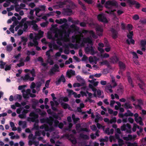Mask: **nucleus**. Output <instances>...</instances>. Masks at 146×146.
Masks as SVG:
<instances>
[{"instance_id":"nucleus-1","label":"nucleus","mask_w":146,"mask_h":146,"mask_svg":"<svg viewBox=\"0 0 146 146\" xmlns=\"http://www.w3.org/2000/svg\"><path fill=\"white\" fill-rule=\"evenodd\" d=\"M109 6H111L117 8L118 7V4L115 0H109L106 1L105 3L104 7L107 9H110L111 7Z\"/></svg>"},{"instance_id":"nucleus-2","label":"nucleus","mask_w":146,"mask_h":146,"mask_svg":"<svg viewBox=\"0 0 146 146\" xmlns=\"http://www.w3.org/2000/svg\"><path fill=\"white\" fill-rule=\"evenodd\" d=\"M30 117H29L28 118V120L29 121H31L32 122H35L36 123L38 122V120L37 119L39 117L38 114H36L34 112H31L29 115Z\"/></svg>"},{"instance_id":"nucleus-3","label":"nucleus","mask_w":146,"mask_h":146,"mask_svg":"<svg viewBox=\"0 0 146 146\" xmlns=\"http://www.w3.org/2000/svg\"><path fill=\"white\" fill-rule=\"evenodd\" d=\"M61 114H62V113L60 112L58 113V114H57L56 113H54L52 115V116L53 117L56 119V120H54V121L55 125L54 126L55 127H57V126H58L59 123V121L57 119H58L59 120H61V118L59 117L58 115Z\"/></svg>"},{"instance_id":"nucleus-4","label":"nucleus","mask_w":146,"mask_h":146,"mask_svg":"<svg viewBox=\"0 0 146 146\" xmlns=\"http://www.w3.org/2000/svg\"><path fill=\"white\" fill-rule=\"evenodd\" d=\"M118 64L120 69L118 73L119 74L122 75L123 72L124 71L126 68L125 65V63L121 61H119Z\"/></svg>"},{"instance_id":"nucleus-5","label":"nucleus","mask_w":146,"mask_h":146,"mask_svg":"<svg viewBox=\"0 0 146 146\" xmlns=\"http://www.w3.org/2000/svg\"><path fill=\"white\" fill-rule=\"evenodd\" d=\"M85 50L86 53H88V52H90L92 55H94L98 53L97 51H94V48L92 46L86 47L85 48Z\"/></svg>"},{"instance_id":"nucleus-6","label":"nucleus","mask_w":146,"mask_h":146,"mask_svg":"<svg viewBox=\"0 0 146 146\" xmlns=\"http://www.w3.org/2000/svg\"><path fill=\"white\" fill-rule=\"evenodd\" d=\"M97 19L99 21L105 23H108L107 19L103 13L99 14L97 16Z\"/></svg>"},{"instance_id":"nucleus-7","label":"nucleus","mask_w":146,"mask_h":146,"mask_svg":"<svg viewBox=\"0 0 146 146\" xmlns=\"http://www.w3.org/2000/svg\"><path fill=\"white\" fill-rule=\"evenodd\" d=\"M55 21L57 23L60 24H61L64 23H65L63 25V26L67 25V24L66 23L67 22V20L65 18L60 19H57L55 20Z\"/></svg>"},{"instance_id":"nucleus-8","label":"nucleus","mask_w":146,"mask_h":146,"mask_svg":"<svg viewBox=\"0 0 146 146\" xmlns=\"http://www.w3.org/2000/svg\"><path fill=\"white\" fill-rule=\"evenodd\" d=\"M110 31L112 34V37L114 39H115L118 37V33L117 31L113 28L110 29Z\"/></svg>"},{"instance_id":"nucleus-9","label":"nucleus","mask_w":146,"mask_h":146,"mask_svg":"<svg viewBox=\"0 0 146 146\" xmlns=\"http://www.w3.org/2000/svg\"><path fill=\"white\" fill-rule=\"evenodd\" d=\"M61 82H62L63 83H64L66 82V79L63 74H62L58 80L56 81L55 83L56 85H59L60 84Z\"/></svg>"},{"instance_id":"nucleus-10","label":"nucleus","mask_w":146,"mask_h":146,"mask_svg":"<svg viewBox=\"0 0 146 146\" xmlns=\"http://www.w3.org/2000/svg\"><path fill=\"white\" fill-rule=\"evenodd\" d=\"M72 42L73 43H74L76 41V42L79 43L81 41L80 38L78 35L72 36Z\"/></svg>"},{"instance_id":"nucleus-11","label":"nucleus","mask_w":146,"mask_h":146,"mask_svg":"<svg viewBox=\"0 0 146 146\" xmlns=\"http://www.w3.org/2000/svg\"><path fill=\"white\" fill-rule=\"evenodd\" d=\"M127 1L128 3L131 5H135L136 4V7L137 8H139L140 7V4L136 2L134 0H127Z\"/></svg>"},{"instance_id":"nucleus-12","label":"nucleus","mask_w":146,"mask_h":146,"mask_svg":"<svg viewBox=\"0 0 146 146\" xmlns=\"http://www.w3.org/2000/svg\"><path fill=\"white\" fill-rule=\"evenodd\" d=\"M111 62L113 64L117 63L119 61V58L116 56H113L110 58Z\"/></svg>"},{"instance_id":"nucleus-13","label":"nucleus","mask_w":146,"mask_h":146,"mask_svg":"<svg viewBox=\"0 0 146 146\" xmlns=\"http://www.w3.org/2000/svg\"><path fill=\"white\" fill-rule=\"evenodd\" d=\"M82 41L85 43H88L90 44H92V39L89 37L84 38Z\"/></svg>"},{"instance_id":"nucleus-14","label":"nucleus","mask_w":146,"mask_h":146,"mask_svg":"<svg viewBox=\"0 0 146 146\" xmlns=\"http://www.w3.org/2000/svg\"><path fill=\"white\" fill-rule=\"evenodd\" d=\"M46 123L48 124L50 126H52L54 121V118L53 117L50 116L49 118H47Z\"/></svg>"},{"instance_id":"nucleus-15","label":"nucleus","mask_w":146,"mask_h":146,"mask_svg":"<svg viewBox=\"0 0 146 146\" xmlns=\"http://www.w3.org/2000/svg\"><path fill=\"white\" fill-rule=\"evenodd\" d=\"M64 14L67 15H70L72 12V10L71 8H68L64 9Z\"/></svg>"},{"instance_id":"nucleus-16","label":"nucleus","mask_w":146,"mask_h":146,"mask_svg":"<svg viewBox=\"0 0 146 146\" xmlns=\"http://www.w3.org/2000/svg\"><path fill=\"white\" fill-rule=\"evenodd\" d=\"M75 75V71L72 70H68L66 72V75L69 78H70L72 76Z\"/></svg>"},{"instance_id":"nucleus-17","label":"nucleus","mask_w":146,"mask_h":146,"mask_svg":"<svg viewBox=\"0 0 146 146\" xmlns=\"http://www.w3.org/2000/svg\"><path fill=\"white\" fill-rule=\"evenodd\" d=\"M127 77L129 83L132 87L133 88L134 87V84L131 77L127 74Z\"/></svg>"},{"instance_id":"nucleus-18","label":"nucleus","mask_w":146,"mask_h":146,"mask_svg":"<svg viewBox=\"0 0 146 146\" xmlns=\"http://www.w3.org/2000/svg\"><path fill=\"white\" fill-rule=\"evenodd\" d=\"M122 106H124V108L126 109H132L133 108V107L131 105L127 102L125 103L124 105H122Z\"/></svg>"},{"instance_id":"nucleus-19","label":"nucleus","mask_w":146,"mask_h":146,"mask_svg":"<svg viewBox=\"0 0 146 146\" xmlns=\"http://www.w3.org/2000/svg\"><path fill=\"white\" fill-rule=\"evenodd\" d=\"M58 71V70L56 69L55 68L52 67L50 69L49 73L50 75H52L55 74V72Z\"/></svg>"},{"instance_id":"nucleus-20","label":"nucleus","mask_w":146,"mask_h":146,"mask_svg":"<svg viewBox=\"0 0 146 146\" xmlns=\"http://www.w3.org/2000/svg\"><path fill=\"white\" fill-rule=\"evenodd\" d=\"M78 4L81 6L82 9L85 11H86V8L85 5L80 0H78Z\"/></svg>"},{"instance_id":"nucleus-21","label":"nucleus","mask_w":146,"mask_h":146,"mask_svg":"<svg viewBox=\"0 0 146 146\" xmlns=\"http://www.w3.org/2000/svg\"><path fill=\"white\" fill-rule=\"evenodd\" d=\"M123 87L120 84L118 85L117 91L118 92L121 93L123 92Z\"/></svg>"},{"instance_id":"nucleus-22","label":"nucleus","mask_w":146,"mask_h":146,"mask_svg":"<svg viewBox=\"0 0 146 146\" xmlns=\"http://www.w3.org/2000/svg\"><path fill=\"white\" fill-rule=\"evenodd\" d=\"M80 136L81 138L84 139L88 140L89 139V136L87 135L80 134Z\"/></svg>"},{"instance_id":"nucleus-23","label":"nucleus","mask_w":146,"mask_h":146,"mask_svg":"<svg viewBox=\"0 0 146 146\" xmlns=\"http://www.w3.org/2000/svg\"><path fill=\"white\" fill-rule=\"evenodd\" d=\"M85 84V82H82L81 84L78 83H74L73 85V86L74 87H79L81 86H83Z\"/></svg>"},{"instance_id":"nucleus-24","label":"nucleus","mask_w":146,"mask_h":146,"mask_svg":"<svg viewBox=\"0 0 146 146\" xmlns=\"http://www.w3.org/2000/svg\"><path fill=\"white\" fill-rule=\"evenodd\" d=\"M130 41L128 39H127L126 40V42L128 44L130 45L131 44H135V40L132 38L130 39Z\"/></svg>"},{"instance_id":"nucleus-25","label":"nucleus","mask_w":146,"mask_h":146,"mask_svg":"<svg viewBox=\"0 0 146 146\" xmlns=\"http://www.w3.org/2000/svg\"><path fill=\"white\" fill-rule=\"evenodd\" d=\"M89 33L91 35H92V37L94 39H97L98 38V36L95 35V33L93 31H90L89 32Z\"/></svg>"},{"instance_id":"nucleus-26","label":"nucleus","mask_w":146,"mask_h":146,"mask_svg":"<svg viewBox=\"0 0 146 146\" xmlns=\"http://www.w3.org/2000/svg\"><path fill=\"white\" fill-rule=\"evenodd\" d=\"M70 27L74 29V31H77L79 29V28L74 24L71 25Z\"/></svg>"},{"instance_id":"nucleus-27","label":"nucleus","mask_w":146,"mask_h":146,"mask_svg":"<svg viewBox=\"0 0 146 146\" xmlns=\"http://www.w3.org/2000/svg\"><path fill=\"white\" fill-rule=\"evenodd\" d=\"M38 37V36H35V38L33 40V41L34 43V46H37L38 44V42L36 40L38 39L36 37Z\"/></svg>"},{"instance_id":"nucleus-28","label":"nucleus","mask_w":146,"mask_h":146,"mask_svg":"<svg viewBox=\"0 0 146 146\" xmlns=\"http://www.w3.org/2000/svg\"><path fill=\"white\" fill-rule=\"evenodd\" d=\"M61 105L62 107L65 109H67L68 107L69 106V105L68 104H67L64 103H62L61 104Z\"/></svg>"},{"instance_id":"nucleus-29","label":"nucleus","mask_w":146,"mask_h":146,"mask_svg":"<svg viewBox=\"0 0 146 146\" xmlns=\"http://www.w3.org/2000/svg\"><path fill=\"white\" fill-rule=\"evenodd\" d=\"M43 34L44 32L42 31H39L38 35L36 36H38V37H36V38L38 39H39L43 37Z\"/></svg>"},{"instance_id":"nucleus-30","label":"nucleus","mask_w":146,"mask_h":146,"mask_svg":"<svg viewBox=\"0 0 146 146\" xmlns=\"http://www.w3.org/2000/svg\"><path fill=\"white\" fill-rule=\"evenodd\" d=\"M133 31L129 32V33L127 35V37L129 39H131L133 38Z\"/></svg>"},{"instance_id":"nucleus-31","label":"nucleus","mask_w":146,"mask_h":146,"mask_svg":"<svg viewBox=\"0 0 146 146\" xmlns=\"http://www.w3.org/2000/svg\"><path fill=\"white\" fill-rule=\"evenodd\" d=\"M26 22L29 25H32L33 26L34 25L36 24V21L35 20H33L32 21H27Z\"/></svg>"},{"instance_id":"nucleus-32","label":"nucleus","mask_w":146,"mask_h":146,"mask_svg":"<svg viewBox=\"0 0 146 146\" xmlns=\"http://www.w3.org/2000/svg\"><path fill=\"white\" fill-rule=\"evenodd\" d=\"M13 49V46L11 45H8L7 46L6 50L7 51L10 52Z\"/></svg>"},{"instance_id":"nucleus-33","label":"nucleus","mask_w":146,"mask_h":146,"mask_svg":"<svg viewBox=\"0 0 146 146\" xmlns=\"http://www.w3.org/2000/svg\"><path fill=\"white\" fill-rule=\"evenodd\" d=\"M29 72L33 77H35L36 76L35 70L34 68H33L31 70H30Z\"/></svg>"},{"instance_id":"nucleus-34","label":"nucleus","mask_w":146,"mask_h":146,"mask_svg":"<svg viewBox=\"0 0 146 146\" xmlns=\"http://www.w3.org/2000/svg\"><path fill=\"white\" fill-rule=\"evenodd\" d=\"M63 33H64V40L65 42H67L68 41V38L67 37H68L67 36V33L66 31H64L63 32Z\"/></svg>"},{"instance_id":"nucleus-35","label":"nucleus","mask_w":146,"mask_h":146,"mask_svg":"<svg viewBox=\"0 0 146 146\" xmlns=\"http://www.w3.org/2000/svg\"><path fill=\"white\" fill-rule=\"evenodd\" d=\"M0 62L1 63V64H0V68L1 69L4 68V66L6 64V63L3 62L2 60L0 61Z\"/></svg>"},{"instance_id":"nucleus-36","label":"nucleus","mask_w":146,"mask_h":146,"mask_svg":"<svg viewBox=\"0 0 146 146\" xmlns=\"http://www.w3.org/2000/svg\"><path fill=\"white\" fill-rule=\"evenodd\" d=\"M101 56L102 58H108L110 56V55L108 54L105 53L103 54H101Z\"/></svg>"},{"instance_id":"nucleus-37","label":"nucleus","mask_w":146,"mask_h":146,"mask_svg":"<svg viewBox=\"0 0 146 146\" xmlns=\"http://www.w3.org/2000/svg\"><path fill=\"white\" fill-rule=\"evenodd\" d=\"M74 44L72 43H70L68 44V45H66L65 48H68L69 46L71 48H74Z\"/></svg>"},{"instance_id":"nucleus-38","label":"nucleus","mask_w":146,"mask_h":146,"mask_svg":"<svg viewBox=\"0 0 146 146\" xmlns=\"http://www.w3.org/2000/svg\"><path fill=\"white\" fill-rule=\"evenodd\" d=\"M118 142L119 146H122V145H124V144L123 140L121 139H120L118 140Z\"/></svg>"},{"instance_id":"nucleus-39","label":"nucleus","mask_w":146,"mask_h":146,"mask_svg":"<svg viewBox=\"0 0 146 146\" xmlns=\"http://www.w3.org/2000/svg\"><path fill=\"white\" fill-rule=\"evenodd\" d=\"M97 7L99 9V11H101L102 10L103 6L101 5L100 3H98L97 4Z\"/></svg>"},{"instance_id":"nucleus-40","label":"nucleus","mask_w":146,"mask_h":146,"mask_svg":"<svg viewBox=\"0 0 146 146\" xmlns=\"http://www.w3.org/2000/svg\"><path fill=\"white\" fill-rule=\"evenodd\" d=\"M41 81L42 82H38L37 83H36V84L37 86H38V87L41 86L42 84V83H43L44 82V81L43 79H42L41 80Z\"/></svg>"},{"instance_id":"nucleus-41","label":"nucleus","mask_w":146,"mask_h":146,"mask_svg":"<svg viewBox=\"0 0 146 146\" xmlns=\"http://www.w3.org/2000/svg\"><path fill=\"white\" fill-rule=\"evenodd\" d=\"M127 29L129 30V31H130L132 29L133 26L131 24H128L127 25Z\"/></svg>"},{"instance_id":"nucleus-42","label":"nucleus","mask_w":146,"mask_h":146,"mask_svg":"<svg viewBox=\"0 0 146 146\" xmlns=\"http://www.w3.org/2000/svg\"><path fill=\"white\" fill-rule=\"evenodd\" d=\"M91 129L93 131H96L97 130V129L96 126L95 125H92V126H90Z\"/></svg>"},{"instance_id":"nucleus-43","label":"nucleus","mask_w":146,"mask_h":146,"mask_svg":"<svg viewBox=\"0 0 146 146\" xmlns=\"http://www.w3.org/2000/svg\"><path fill=\"white\" fill-rule=\"evenodd\" d=\"M14 9V6L13 5H12L10 7L7 8V11H11L12 10H13Z\"/></svg>"},{"instance_id":"nucleus-44","label":"nucleus","mask_w":146,"mask_h":146,"mask_svg":"<svg viewBox=\"0 0 146 146\" xmlns=\"http://www.w3.org/2000/svg\"><path fill=\"white\" fill-rule=\"evenodd\" d=\"M80 131H86V132H89V131L88 129L87 128H80V130H79Z\"/></svg>"},{"instance_id":"nucleus-45","label":"nucleus","mask_w":146,"mask_h":146,"mask_svg":"<svg viewBox=\"0 0 146 146\" xmlns=\"http://www.w3.org/2000/svg\"><path fill=\"white\" fill-rule=\"evenodd\" d=\"M139 16L137 14H135L133 16L132 19L135 20H137L139 19Z\"/></svg>"},{"instance_id":"nucleus-46","label":"nucleus","mask_w":146,"mask_h":146,"mask_svg":"<svg viewBox=\"0 0 146 146\" xmlns=\"http://www.w3.org/2000/svg\"><path fill=\"white\" fill-rule=\"evenodd\" d=\"M146 41L141 40L140 42V45L142 46H145Z\"/></svg>"},{"instance_id":"nucleus-47","label":"nucleus","mask_w":146,"mask_h":146,"mask_svg":"<svg viewBox=\"0 0 146 146\" xmlns=\"http://www.w3.org/2000/svg\"><path fill=\"white\" fill-rule=\"evenodd\" d=\"M66 5L65 2L60 1L59 2L58 5L60 7H62L63 6Z\"/></svg>"},{"instance_id":"nucleus-48","label":"nucleus","mask_w":146,"mask_h":146,"mask_svg":"<svg viewBox=\"0 0 146 146\" xmlns=\"http://www.w3.org/2000/svg\"><path fill=\"white\" fill-rule=\"evenodd\" d=\"M19 117L21 119H23L25 118L26 117V115L24 113H22L21 114H20L19 115Z\"/></svg>"},{"instance_id":"nucleus-49","label":"nucleus","mask_w":146,"mask_h":146,"mask_svg":"<svg viewBox=\"0 0 146 146\" xmlns=\"http://www.w3.org/2000/svg\"><path fill=\"white\" fill-rule=\"evenodd\" d=\"M85 2L89 4H92L93 1L92 0H83Z\"/></svg>"},{"instance_id":"nucleus-50","label":"nucleus","mask_w":146,"mask_h":146,"mask_svg":"<svg viewBox=\"0 0 146 146\" xmlns=\"http://www.w3.org/2000/svg\"><path fill=\"white\" fill-rule=\"evenodd\" d=\"M116 121V119L115 117H114L112 119H111L109 122V123H115Z\"/></svg>"},{"instance_id":"nucleus-51","label":"nucleus","mask_w":146,"mask_h":146,"mask_svg":"<svg viewBox=\"0 0 146 146\" xmlns=\"http://www.w3.org/2000/svg\"><path fill=\"white\" fill-rule=\"evenodd\" d=\"M69 3L70 4V5L71 8V9H74L76 6V5L72 1L71 3Z\"/></svg>"},{"instance_id":"nucleus-52","label":"nucleus","mask_w":146,"mask_h":146,"mask_svg":"<svg viewBox=\"0 0 146 146\" xmlns=\"http://www.w3.org/2000/svg\"><path fill=\"white\" fill-rule=\"evenodd\" d=\"M11 68V65H6L5 66V71L10 70Z\"/></svg>"},{"instance_id":"nucleus-53","label":"nucleus","mask_w":146,"mask_h":146,"mask_svg":"<svg viewBox=\"0 0 146 146\" xmlns=\"http://www.w3.org/2000/svg\"><path fill=\"white\" fill-rule=\"evenodd\" d=\"M112 86L111 85H108L106 86L105 88V90L106 91V92L108 93V90L110 88H112Z\"/></svg>"},{"instance_id":"nucleus-54","label":"nucleus","mask_w":146,"mask_h":146,"mask_svg":"<svg viewBox=\"0 0 146 146\" xmlns=\"http://www.w3.org/2000/svg\"><path fill=\"white\" fill-rule=\"evenodd\" d=\"M50 80H47L46 81V84H45V86L47 88H48V87H49V83H50Z\"/></svg>"},{"instance_id":"nucleus-55","label":"nucleus","mask_w":146,"mask_h":146,"mask_svg":"<svg viewBox=\"0 0 146 146\" xmlns=\"http://www.w3.org/2000/svg\"><path fill=\"white\" fill-rule=\"evenodd\" d=\"M30 76L28 74L26 75L23 78V79L24 80H27L29 79Z\"/></svg>"},{"instance_id":"nucleus-56","label":"nucleus","mask_w":146,"mask_h":146,"mask_svg":"<svg viewBox=\"0 0 146 146\" xmlns=\"http://www.w3.org/2000/svg\"><path fill=\"white\" fill-rule=\"evenodd\" d=\"M23 97L25 98H29V96L27 93H23Z\"/></svg>"},{"instance_id":"nucleus-57","label":"nucleus","mask_w":146,"mask_h":146,"mask_svg":"<svg viewBox=\"0 0 146 146\" xmlns=\"http://www.w3.org/2000/svg\"><path fill=\"white\" fill-rule=\"evenodd\" d=\"M61 98L64 102H67L69 101V99L67 97H62Z\"/></svg>"},{"instance_id":"nucleus-58","label":"nucleus","mask_w":146,"mask_h":146,"mask_svg":"<svg viewBox=\"0 0 146 146\" xmlns=\"http://www.w3.org/2000/svg\"><path fill=\"white\" fill-rule=\"evenodd\" d=\"M139 118L140 120L139 121V122H138V123H139V124L141 125H144V123H143L142 121V117H141L140 116L139 117Z\"/></svg>"},{"instance_id":"nucleus-59","label":"nucleus","mask_w":146,"mask_h":146,"mask_svg":"<svg viewBox=\"0 0 146 146\" xmlns=\"http://www.w3.org/2000/svg\"><path fill=\"white\" fill-rule=\"evenodd\" d=\"M35 6V4L33 2L31 3L29 5V6L30 7L32 8H33Z\"/></svg>"},{"instance_id":"nucleus-60","label":"nucleus","mask_w":146,"mask_h":146,"mask_svg":"<svg viewBox=\"0 0 146 146\" xmlns=\"http://www.w3.org/2000/svg\"><path fill=\"white\" fill-rule=\"evenodd\" d=\"M47 118H43L40 119V121L41 123H44L47 122Z\"/></svg>"},{"instance_id":"nucleus-61","label":"nucleus","mask_w":146,"mask_h":146,"mask_svg":"<svg viewBox=\"0 0 146 146\" xmlns=\"http://www.w3.org/2000/svg\"><path fill=\"white\" fill-rule=\"evenodd\" d=\"M23 30L22 29H20L18 31V32H17L18 35L19 36H20L23 33Z\"/></svg>"},{"instance_id":"nucleus-62","label":"nucleus","mask_w":146,"mask_h":146,"mask_svg":"<svg viewBox=\"0 0 146 146\" xmlns=\"http://www.w3.org/2000/svg\"><path fill=\"white\" fill-rule=\"evenodd\" d=\"M27 23H25L24 24V28L23 29V31H25L28 28V26Z\"/></svg>"},{"instance_id":"nucleus-63","label":"nucleus","mask_w":146,"mask_h":146,"mask_svg":"<svg viewBox=\"0 0 146 146\" xmlns=\"http://www.w3.org/2000/svg\"><path fill=\"white\" fill-rule=\"evenodd\" d=\"M96 30L97 31H100L101 33L103 32V29L100 27H97L96 28Z\"/></svg>"},{"instance_id":"nucleus-64","label":"nucleus","mask_w":146,"mask_h":146,"mask_svg":"<svg viewBox=\"0 0 146 146\" xmlns=\"http://www.w3.org/2000/svg\"><path fill=\"white\" fill-rule=\"evenodd\" d=\"M132 54L133 55V57L136 58H138V56H137V53L134 52H133L132 53Z\"/></svg>"}]
</instances>
